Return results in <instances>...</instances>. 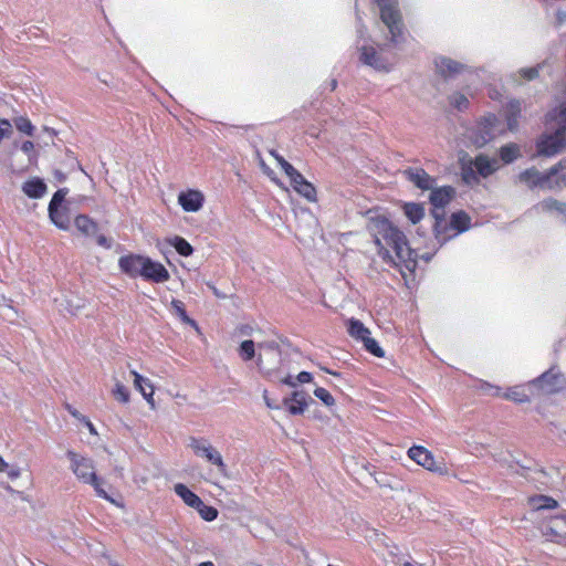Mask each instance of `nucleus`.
<instances>
[{
  "instance_id": "nucleus-39",
  "label": "nucleus",
  "mask_w": 566,
  "mask_h": 566,
  "mask_svg": "<svg viewBox=\"0 0 566 566\" xmlns=\"http://www.w3.org/2000/svg\"><path fill=\"white\" fill-rule=\"evenodd\" d=\"M271 155L276 159L277 164L284 170L290 180L293 177L298 178V171L289 161H286L282 156L273 150L271 151Z\"/></svg>"
},
{
  "instance_id": "nucleus-42",
  "label": "nucleus",
  "mask_w": 566,
  "mask_h": 566,
  "mask_svg": "<svg viewBox=\"0 0 566 566\" xmlns=\"http://www.w3.org/2000/svg\"><path fill=\"white\" fill-rule=\"evenodd\" d=\"M449 101H450V104L459 109V111H462V109H465L469 105V99L465 95L461 94V93H454L452 94L450 97H449Z\"/></svg>"
},
{
  "instance_id": "nucleus-52",
  "label": "nucleus",
  "mask_w": 566,
  "mask_h": 566,
  "mask_svg": "<svg viewBox=\"0 0 566 566\" xmlns=\"http://www.w3.org/2000/svg\"><path fill=\"white\" fill-rule=\"evenodd\" d=\"M263 399H264V402L265 405L271 408V409H277L279 407L276 405H274L271 399L268 397V391L264 390L263 391Z\"/></svg>"
},
{
  "instance_id": "nucleus-4",
  "label": "nucleus",
  "mask_w": 566,
  "mask_h": 566,
  "mask_svg": "<svg viewBox=\"0 0 566 566\" xmlns=\"http://www.w3.org/2000/svg\"><path fill=\"white\" fill-rule=\"evenodd\" d=\"M66 458L70 461L71 471L81 483L91 485L97 496L108 501L112 504L118 505L116 501L104 490V481L97 475L93 459L80 454L73 450L66 451Z\"/></svg>"
},
{
  "instance_id": "nucleus-15",
  "label": "nucleus",
  "mask_w": 566,
  "mask_h": 566,
  "mask_svg": "<svg viewBox=\"0 0 566 566\" xmlns=\"http://www.w3.org/2000/svg\"><path fill=\"white\" fill-rule=\"evenodd\" d=\"M517 179L530 189L549 190L551 187L549 170L542 172L535 167L527 168L517 176Z\"/></svg>"
},
{
  "instance_id": "nucleus-57",
  "label": "nucleus",
  "mask_w": 566,
  "mask_h": 566,
  "mask_svg": "<svg viewBox=\"0 0 566 566\" xmlns=\"http://www.w3.org/2000/svg\"><path fill=\"white\" fill-rule=\"evenodd\" d=\"M507 125H509V128H510L511 130H513V129H515V127H516V122H515V120L513 122L511 118H509V123H507Z\"/></svg>"
},
{
  "instance_id": "nucleus-1",
  "label": "nucleus",
  "mask_w": 566,
  "mask_h": 566,
  "mask_svg": "<svg viewBox=\"0 0 566 566\" xmlns=\"http://www.w3.org/2000/svg\"><path fill=\"white\" fill-rule=\"evenodd\" d=\"M368 229L375 238L378 254L388 263L403 264L412 271L417 263V253L408 245L405 234L395 228L389 219L377 210L367 212Z\"/></svg>"
},
{
  "instance_id": "nucleus-11",
  "label": "nucleus",
  "mask_w": 566,
  "mask_h": 566,
  "mask_svg": "<svg viewBox=\"0 0 566 566\" xmlns=\"http://www.w3.org/2000/svg\"><path fill=\"white\" fill-rule=\"evenodd\" d=\"M408 455L411 460H413L417 464L421 465L428 471L444 474L447 473V468L443 462L436 461L433 454L421 446H413L408 450Z\"/></svg>"
},
{
  "instance_id": "nucleus-54",
  "label": "nucleus",
  "mask_w": 566,
  "mask_h": 566,
  "mask_svg": "<svg viewBox=\"0 0 566 566\" xmlns=\"http://www.w3.org/2000/svg\"><path fill=\"white\" fill-rule=\"evenodd\" d=\"M239 332L242 334V335H251L252 332H253V328L245 325V326H241Z\"/></svg>"
},
{
  "instance_id": "nucleus-27",
  "label": "nucleus",
  "mask_w": 566,
  "mask_h": 566,
  "mask_svg": "<svg viewBox=\"0 0 566 566\" xmlns=\"http://www.w3.org/2000/svg\"><path fill=\"white\" fill-rule=\"evenodd\" d=\"M74 224L84 235H93L97 231V224L85 214L77 216L74 220Z\"/></svg>"
},
{
  "instance_id": "nucleus-55",
  "label": "nucleus",
  "mask_w": 566,
  "mask_h": 566,
  "mask_svg": "<svg viewBox=\"0 0 566 566\" xmlns=\"http://www.w3.org/2000/svg\"><path fill=\"white\" fill-rule=\"evenodd\" d=\"M97 243L99 245L105 247V248H109L111 247V244L108 243L107 239L105 237H103V235L97 239Z\"/></svg>"
},
{
  "instance_id": "nucleus-45",
  "label": "nucleus",
  "mask_w": 566,
  "mask_h": 566,
  "mask_svg": "<svg viewBox=\"0 0 566 566\" xmlns=\"http://www.w3.org/2000/svg\"><path fill=\"white\" fill-rule=\"evenodd\" d=\"M67 189L63 188V189H59L52 197L50 203H49V209H57L61 203L63 202V200L65 199L66 195H67Z\"/></svg>"
},
{
  "instance_id": "nucleus-50",
  "label": "nucleus",
  "mask_w": 566,
  "mask_h": 566,
  "mask_svg": "<svg viewBox=\"0 0 566 566\" xmlns=\"http://www.w3.org/2000/svg\"><path fill=\"white\" fill-rule=\"evenodd\" d=\"M34 149V144L31 142V140H25L22 145H21V150L27 154V155H30Z\"/></svg>"
},
{
  "instance_id": "nucleus-6",
  "label": "nucleus",
  "mask_w": 566,
  "mask_h": 566,
  "mask_svg": "<svg viewBox=\"0 0 566 566\" xmlns=\"http://www.w3.org/2000/svg\"><path fill=\"white\" fill-rule=\"evenodd\" d=\"M470 227V218L467 213L460 211L451 216L450 223H447L442 218L436 221L434 232L436 238L440 243H446L451 238L457 237L459 233L467 231Z\"/></svg>"
},
{
  "instance_id": "nucleus-22",
  "label": "nucleus",
  "mask_w": 566,
  "mask_h": 566,
  "mask_svg": "<svg viewBox=\"0 0 566 566\" xmlns=\"http://www.w3.org/2000/svg\"><path fill=\"white\" fill-rule=\"evenodd\" d=\"M405 175L420 189H431L434 184V180L420 168L408 169Z\"/></svg>"
},
{
  "instance_id": "nucleus-33",
  "label": "nucleus",
  "mask_w": 566,
  "mask_h": 566,
  "mask_svg": "<svg viewBox=\"0 0 566 566\" xmlns=\"http://www.w3.org/2000/svg\"><path fill=\"white\" fill-rule=\"evenodd\" d=\"M169 244L172 245L176 251L182 256H189L192 254L193 249L190 243L181 237H174L169 240Z\"/></svg>"
},
{
  "instance_id": "nucleus-44",
  "label": "nucleus",
  "mask_w": 566,
  "mask_h": 566,
  "mask_svg": "<svg viewBox=\"0 0 566 566\" xmlns=\"http://www.w3.org/2000/svg\"><path fill=\"white\" fill-rule=\"evenodd\" d=\"M285 406L287 407V410L291 415L297 416V415H303L305 412V410L308 407V402L297 400V401H291L290 403H287Z\"/></svg>"
},
{
  "instance_id": "nucleus-60",
  "label": "nucleus",
  "mask_w": 566,
  "mask_h": 566,
  "mask_svg": "<svg viewBox=\"0 0 566 566\" xmlns=\"http://www.w3.org/2000/svg\"><path fill=\"white\" fill-rule=\"evenodd\" d=\"M559 21H564L566 19V13H558Z\"/></svg>"
},
{
  "instance_id": "nucleus-61",
  "label": "nucleus",
  "mask_w": 566,
  "mask_h": 566,
  "mask_svg": "<svg viewBox=\"0 0 566 566\" xmlns=\"http://www.w3.org/2000/svg\"><path fill=\"white\" fill-rule=\"evenodd\" d=\"M511 107H512L513 109L520 111L518 103H512V104H511Z\"/></svg>"
},
{
  "instance_id": "nucleus-7",
  "label": "nucleus",
  "mask_w": 566,
  "mask_h": 566,
  "mask_svg": "<svg viewBox=\"0 0 566 566\" xmlns=\"http://www.w3.org/2000/svg\"><path fill=\"white\" fill-rule=\"evenodd\" d=\"M380 9V20L387 27L390 34V42L397 43L402 33L401 13L396 1L375 0Z\"/></svg>"
},
{
  "instance_id": "nucleus-38",
  "label": "nucleus",
  "mask_w": 566,
  "mask_h": 566,
  "mask_svg": "<svg viewBox=\"0 0 566 566\" xmlns=\"http://www.w3.org/2000/svg\"><path fill=\"white\" fill-rule=\"evenodd\" d=\"M13 124L19 132L28 136H32L34 133V126L31 120L24 116L15 117Z\"/></svg>"
},
{
  "instance_id": "nucleus-12",
  "label": "nucleus",
  "mask_w": 566,
  "mask_h": 566,
  "mask_svg": "<svg viewBox=\"0 0 566 566\" xmlns=\"http://www.w3.org/2000/svg\"><path fill=\"white\" fill-rule=\"evenodd\" d=\"M541 532L547 541L564 544L566 542V517H551L542 524Z\"/></svg>"
},
{
  "instance_id": "nucleus-26",
  "label": "nucleus",
  "mask_w": 566,
  "mask_h": 566,
  "mask_svg": "<svg viewBox=\"0 0 566 566\" xmlns=\"http://www.w3.org/2000/svg\"><path fill=\"white\" fill-rule=\"evenodd\" d=\"M437 70L442 75H452L459 73L463 65L448 57H439L436 60Z\"/></svg>"
},
{
  "instance_id": "nucleus-37",
  "label": "nucleus",
  "mask_w": 566,
  "mask_h": 566,
  "mask_svg": "<svg viewBox=\"0 0 566 566\" xmlns=\"http://www.w3.org/2000/svg\"><path fill=\"white\" fill-rule=\"evenodd\" d=\"M195 510L199 513L200 517L207 522L214 521L218 516V510L213 506L205 504L202 500L199 502V505L196 506Z\"/></svg>"
},
{
  "instance_id": "nucleus-53",
  "label": "nucleus",
  "mask_w": 566,
  "mask_h": 566,
  "mask_svg": "<svg viewBox=\"0 0 566 566\" xmlns=\"http://www.w3.org/2000/svg\"><path fill=\"white\" fill-rule=\"evenodd\" d=\"M284 385H287L290 387H295L296 386V381L292 378V376H286L285 378H283L281 380Z\"/></svg>"
},
{
  "instance_id": "nucleus-47",
  "label": "nucleus",
  "mask_w": 566,
  "mask_h": 566,
  "mask_svg": "<svg viewBox=\"0 0 566 566\" xmlns=\"http://www.w3.org/2000/svg\"><path fill=\"white\" fill-rule=\"evenodd\" d=\"M297 400H300V401H307L308 402V397H307V395L304 391L296 390V391L292 392L291 397L285 398L283 400V405H287L291 401H297Z\"/></svg>"
},
{
  "instance_id": "nucleus-59",
  "label": "nucleus",
  "mask_w": 566,
  "mask_h": 566,
  "mask_svg": "<svg viewBox=\"0 0 566 566\" xmlns=\"http://www.w3.org/2000/svg\"><path fill=\"white\" fill-rule=\"evenodd\" d=\"M199 566H214V564L212 562H203L200 563Z\"/></svg>"
},
{
  "instance_id": "nucleus-23",
  "label": "nucleus",
  "mask_w": 566,
  "mask_h": 566,
  "mask_svg": "<svg viewBox=\"0 0 566 566\" xmlns=\"http://www.w3.org/2000/svg\"><path fill=\"white\" fill-rule=\"evenodd\" d=\"M537 213L557 212L566 222V203L559 202L553 198L545 199L533 208Z\"/></svg>"
},
{
  "instance_id": "nucleus-17",
  "label": "nucleus",
  "mask_w": 566,
  "mask_h": 566,
  "mask_svg": "<svg viewBox=\"0 0 566 566\" xmlns=\"http://www.w3.org/2000/svg\"><path fill=\"white\" fill-rule=\"evenodd\" d=\"M205 197L199 190L189 189L178 195V203L186 212H197L203 206Z\"/></svg>"
},
{
  "instance_id": "nucleus-49",
  "label": "nucleus",
  "mask_w": 566,
  "mask_h": 566,
  "mask_svg": "<svg viewBox=\"0 0 566 566\" xmlns=\"http://www.w3.org/2000/svg\"><path fill=\"white\" fill-rule=\"evenodd\" d=\"M313 379V376L311 373L308 371H301L297 376H296V382H300V384H307V382H311Z\"/></svg>"
},
{
  "instance_id": "nucleus-35",
  "label": "nucleus",
  "mask_w": 566,
  "mask_h": 566,
  "mask_svg": "<svg viewBox=\"0 0 566 566\" xmlns=\"http://www.w3.org/2000/svg\"><path fill=\"white\" fill-rule=\"evenodd\" d=\"M171 307L174 308L176 315H178L179 318L185 324H188V325L192 326L193 328H196L197 331H199V327H198L197 323L187 315V313L185 311L184 303L181 301L172 300L171 301Z\"/></svg>"
},
{
  "instance_id": "nucleus-51",
  "label": "nucleus",
  "mask_w": 566,
  "mask_h": 566,
  "mask_svg": "<svg viewBox=\"0 0 566 566\" xmlns=\"http://www.w3.org/2000/svg\"><path fill=\"white\" fill-rule=\"evenodd\" d=\"M83 422L85 423V426L88 429L91 434H94V436L97 434V431H96L94 424L87 418H83Z\"/></svg>"
},
{
  "instance_id": "nucleus-14",
  "label": "nucleus",
  "mask_w": 566,
  "mask_h": 566,
  "mask_svg": "<svg viewBox=\"0 0 566 566\" xmlns=\"http://www.w3.org/2000/svg\"><path fill=\"white\" fill-rule=\"evenodd\" d=\"M566 385V380L557 371L549 370L543 374L538 379L528 384L530 389L537 388L545 394H553L562 390Z\"/></svg>"
},
{
  "instance_id": "nucleus-58",
  "label": "nucleus",
  "mask_w": 566,
  "mask_h": 566,
  "mask_svg": "<svg viewBox=\"0 0 566 566\" xmlns=\"http://www.w3.org/2000/svg\"><path fill=\"white\" fill-rule=\"evenodd\" d=\"M71 415H72L73 417H75V418H77V419H80V420H82V421H83V418H84V417H83V416H81V415L78 413V411H76V410H72V411H71Z\"/></svg>"
},
{
  "instance_id": "nucleus-29",
  "label": "nucleus",
  "mask_w": 566,
  "mask_h": 566,
  "mask_svg": "<svg viewBox=\"0 0 566 566\" xmlns=\"http://www.w3.org/2000/svg\"><path fill=\"white\" fill-rule=\"evenodd\" d=\"M521 156L520 146L516 144H507L500 148V158L503 164H511Z\"/></svg>"
},
{
  "instance_id": "nucleus-10",
  "label": "nucleus",
  "mask_w": 566,
  "mask_h": 566,
  "mask_svg": "<svg viewBox=\"0 0 566 566\" xmlns=\"http://www.w3.org/2000/svg\"><path fill=\"white\" fill-rule=\"evenodd\" d=\"M347 331L350 337L363 343L365 349L376 357H384L385 352L378 345L377 340L370 336V331L356 318L347 321Z\"/></svg>"
},
{
  "instance_id": "nucleus-43",
  "label": "nucleus",
  "mask_w": 566,
  "mask_h": 566,
  "mask_svg": "<svg viewBox=\"0 0 566 566\" xmlns=\"http://www.w3.org/2000/svg\"><path fill=\"white\" fill-rule=\"evenodd\" d=\"M314 396L319 399L326 407H332L335 405L334 397L325 388L317 387L314 390Z\"/></svg>"
},
{
  "instance_id": "nucleus-34",
  "label": "nucleus",
  "mask_w": 566,
  "mask_h": 566,
  "mask_svg": "<svg viewBox=\"0 0 566 566\" xmlns=\"http://www.w3.org/2000/svg\"><path fill=\"white\" fill-rule=\"evenodd\" d=\"M238 353L240 358L244 361L253 359L255 357V343L251 339L241 342Z\"/></svg>"
},
{
  "instance_id": "nucleus-18",
  "label": "nucleus",
  "mask_w": 566,
  "mask_h": 566,
  "mask_svg": "<svg viewBox=\"0 0 566 566\" xmlns=\"http://www.w3.org/2000/svg\"><path fill=\"white\" fill-rule=\"evenodd\" d=\"M130 374L134 377L133 382H134L135 389L142 394V396L147 401L149 407L151 409H155L156 408V403H155V399H154L155 389H154V386L150 382V380L148 378L142 376L140 374H138L136 370H132Z\"/></svg>"
},
{
  "instance_id": "nucleus-24",
  "label": "nucleus",
  "mask_w": 566,
  "mask_h": 566,
  "mask_svg": "<svg viewBox=\"0 0 566 566\" xmlns=\"http://www.w3.org/2000/svg\"><path fill=\"white\" fill-rule=\"evenodd\" d=\"M22 191L29 197L33 199L42 198L46 192V185L44 181L38 177L31 178L23 182Z\"/></svg>"
},
{
  "instance_id": "nucleus-5",
  "label": "nucleus",
  "mask_w": 566,
  "mask_h": 566,
  "mask_svg": "<svg viewBox=\"0 0 566 566\" xmlns=\"http://www.w3.org/2000/svg\"><path fill=\"white\" fill-rule=\"evenodd\" d=\"M189 448L195 455L206 460V462L216 467L218 472L226 475L228 468L221 452L206 438H191Z\"/></svg>"
},
{
  "instance_id": "nucleus-19",
  "label": "nucleus",
  "mask_w": 566,
  "mask_h": 566,
  "mask_svg": "<svg viewBox=\"0 0 566 566\" xmlns=\"http://www.w3.org/2000/svg\"><path fill=\"white\" fill-rule=\"evenodd\" d=\"M471 166L476 170L479 176L486 178L497 171L501 167L499 159L489 158L485 155H479L471 161Z\"/></svg>"
},
{
  "instance_id": "nucleus-9",
  "label": "nucleus",
  "mask_w": 566,
  "mask_h": 566,
  "mask_svg": "<svg viewBox=\"0 0 566 566\" xmlns=\"http://www.w3.org/2000/svg\"><path fill=\"white\" fill-rule=\"evenodd\" d=\"M359 51L360 62L378 72L388 73L395 64V59H390L382 48L376 49L374 45H363Z\"/></svg>"
},
{
  "instance_id": "nucleus-2",
  "label": "nucleus",
  "mask_w": 566,
  "mask_h": 566,
  "mask_svg": "<svg viewBox=\"0 0 566 566\" xmlns=\"http://www.w3.org/2000/svg\"><path fill=\"white\" fill-rule=\"evenodd\" d=\"M557 104L547 114L546 132L537 142V153L547 157L566 148V90L558 95Z\"/></svg>"
},
{
  "instance_id": "nucleus-62",
  "label": "nucleus",
  "mask_w": 566,
  "mask_h": 566,
  "mask_svg": "<svg viewBox=\"0 0 566 566\" xmlns=\"http://www.w3.org/2000/svg\"><path fill=\"white\" fill-rule=\"evenodd\" d=\"M210 287H211L212 292L214 293V295L220 296L218 290L213 285H211Z\"/></svg>"
},
{
  "instance_id": "nucleus-64",
  "label": "nucleus",
  "mask_w": 566,
  "mask_h": 566,
  "mask_svg": "<svg viewBox=\"0 0 566 566\" xmlns=\"http://www.w3.org/2000/svg\"><path fill=\"white\" fill-rule=\"evenodd\" d=\"M336 87V81H333L332 83V90H334Z\"/></svg>"
},
{
  "instance_id": "nucleus-46",
  "label": "nucleus",
  "mask_w": 566,
  "mask_h": 566,
  "mask_svg": "<svg viewBox=\"0 0 566 566\" xmlns=\"http://www.w3.org/2000/svg\"><path fill=\"white\" fill-rule=\"evenodd\" d=\"M260 166L263 170V172L275 184L277 185L279 187H281L282 189L284 190H287L286 187L275 177L274 172L272 169H270L263 160H261L260 163Z\"/></svg>"
},
{
  "instance_id": "nucleus-32",
  "label": "nucleus",
  "mask_w": 566,
  "mask_h": 566,
  "mask_svg": "<svg viewBox=\"0 0 566 566\" xmlns=\"http://www.w3.org/2000/svg\"><path fill=\"white\" fill-rule=\"evenodd\" d=\"M114 380V388L112 390V394L114 398L122 402V403H128L130 399V394L128 388L116 377L113 378Z\"/></svg>"
},
{
  "instance_id": "nucleus-28",
  "label": "nucleus",
  "mask_w": 566,
  "mask_h": 566,
  "mask_svg": "<svg viewBox=\"0 0 566 566\" xmlns=\"http://www.w3.org/2000/svg\"><path fill=\"white\" fill-rule=\"evenodd\" d=\"M403 212L408 220L413 224L420 222L424 217V208L420 203H405Z\"/></svg>"
},
{
  "instance_id": "nucleus-20",
  "label": "nucleus",
  "mask_w": 566,
  "mask_h": 566,
  "mask_svg": "<svg viewBox=\"0 0 566 566\" xmlns=\"http://www.w3.org/2000/svg\"><path fill=\"white\" fill-rule=\"evenodd\" d=\"M291 185L298 195L304 197L310 202L316 201L317 198L315 187L310 181H307L301 172H298V178L293 177L291 179Z\"/></svg>"
},
{
  "instance_id": "nucleus-21",
  "label": "nucleus",
  "mask_w": 566,
  "mask_h": 566,
  "mask_svg": "<svg viewBox=\"0 0 566 566\" xmlns=\"http://www.w3.org/2000/svg\"><path fill=\"white\" fill-rule=\"evenodd\" d=\"M549 190L566 188V159L549 169Z\"/></svg>"
},
{
  "instance_id": "nucleus-63",
  "label": "nucleus",
  "mask_w": 566,
  "mask_h": 566,
  "mask_svg": "<svg viewBox=\"0 0 566 566\" xmlns=\"http://www.w3.org/2000/svg\"><path fill=\"white\" fill-rule=\"evenodd\" d=\"M469 178H470L469 174H468V172H464V179H465L467 181H469Z\"/></svg>"
},
{
  "instance_id": "nucleus-36",
  "label": "nucleus",
  "mask_w": 566,
  "mask_h": 566,
  "mask_svg": "<svg viewBox=\"0 0 566 566\" xmlns=\"http://www.w3.org/2000/svg\"><path fill=\"white\" fill-rule=\"evenodd\" d=\"M0 473H4L8 479L13 481L21 476V469L19 465L11 464L0 457Z\"/></svg>"
},
{
  "instance_id": "nucleus-40",
  "label": "nucleus",
  "mask_w": 566,
  "mask_h": 566,
  "mask_svg": "<svg viewBox=\"0 0 566 566\" xmlns=\"http://www.w3.org/2000/svg\"><path fill=\"white\" fill-rule=\"evenodd\" d=\"M271 155L276 159L277 164L284 170L290 180L293 177L298 178V171L289 161H286L282 156L273 150L271 151Z\"/></svg>"
},
{
  "instance_id": "nucleus-13",
  "label": "nucleus",
  "mask_w": 566,
  "mask_h": 566,
  "mask_svg": "<svg viewBox=\"0 0 566 566\" xmlns=\"http://www.w3.org/2000/svg\"><path fill=\"white\" fill-rule=\"evenodd\" d=\"M482 389L492 396L503 397L504 399L512 400L514 402H527L533 389L523 386H515L509 388L506 391H502L500 387L492 386L490 384H483Z\"/></svg>"
},
{
  "instance_id": "nucleus-30",
  "label": "nucleus",
  "mask_w": 566,
  "mask_h": 566,
  "mask_svg": "<svg viewBox=\"0 0 566 566\" xmlns=\"http://www.w3.org/2000/svg\"><path fill=\"white\" fill-rule=\"evenodd\" d=\"M51 221L61 230H69L70 219L66 211L57 209H49Z\"/></svg>"
},
{
  "instance_id": "nucleus-48",
  "label": "nucleus",
  "mask_w": 566,
  "mask_h": 566,
  "mask_svg": "<svg viewBox=\"0 0 566 566\" xmlns=\"http://www.w3.org/2000/svg\"><path fill=\"white\" fill-rule=\"evenodd\" d=\"M537 74H538V71L535 67H528V69L521 70V75L527 81L535 78L537 76Z\"/></svg>"
},
{
  "instance_id": "nucleus-56",
  "label": "nucleus",
  "mask_w": 566,
  "mask_h": 566,
  "mask_svg": "<svg viewBox=\"0 0 566 566\" xmlns=\"http://www.w3.org/2000/svg\"><path fill=\"white\" fill-rule=\"evenodd\" d=\"M81 308V305H76L75 307H70L67 311L72 314V315H76L78 313V310Z\"/></svg>"
},
{
  "instance_id": "nucleus-41",
  "label": "nucleus",
  "mask_w": 566,
  "mask_h": 566,
  "mask_svg": "<svg viewBox=\"0 0 566 566\" xmlns=\"http://www.w3.org/2000/svg\"><path fill=\"white\" fill-rule=\"evenodd\" d=\"M271 155L276 159L277 164L284 170L290 180L293 177L298 178V171L289 161H286L282 156L273 150L271 151Z\"/></svg>"
},
{
  "instance_id": "nucleus-16",
  "label": "nucleus",
  "mask_w": 566,
  "mask_h": 566,
  "mask_svg": "<svg viewBox=\"0 0 566 566\" xmlns=\"http://www.w3.org/2000/svg\"><path fill=\"white\" fill-rule=\"evenodd\" d=\"M454 196V189L452 187H440L436 188L430 193V201L433 206V217L436 221L442 218V213L439 212V209H443L447 205L450 203Z\"/></svg>"
},
{
  "instance_id": "nucleus-3",
  "label": "nucleus",
  "mask_w": 566,
  "mask_h": 566,
  "mask_svg": "<svg viewBox=\"0 0 566 566\" xmlns=\"http://www.w3.org/2000/svg\"><path fill=\"white\" fill-rule=\"evenodd\" d=\"M119 271L130 279L143 277L154 283L167 282L170 277L168 270L158 261L147 255L128 253L118 259Z\"/></svg>"
},
{
  "instance_id": "nucleus-8",
  "label": "nucleus",
  "mask_w": 566,
  "mask_h": 566,
  "mask_svg": "<svg viewBox=\"0 0 566 566\" xmlns=\"http://www.w3.org/2000/svg\"><path fill=\"white\" fill-rule=\"evenodd\" d=\"M501 133L502 128L499 127L496 116L489 115L469 132L468 138L475 147H483Z\"/></svg>"
},
{
  "instance_id": "nucleus-25",
  "label": "nucleus",
  "mask_w": 566,
  "mask_h": 566,
  "mask_svg": "<svg viewBox=\"0 0 566 566\" xmlns=\"http://www.w3.org/2000/svg\"><path fill=\"white\" fill-rule=\"evenodd\" d=\"M175 493L184 501V503L192 509L199 505L201 499L195 494L187 485L177 483L174 485Z\"/></svg>"
},
{
  "instance_id": "nucleus-31",
  "label": "nucleus",
  "mask_w": 566,
  "mask_h": 566,
  "mask_svg": "<svg viewBox=\"0 0 566 566\" xmlns=\"http://www.w3.org/2000/svg\"><path fill=\"white\" fill-rule=\"evenodd\" d=\"M530 504L536 511L546 510V509L551 510V509L557 507V501L554 500L553 497L545 496V495L532 497L530 500Z\"/></svg>"
}]
</instances>
